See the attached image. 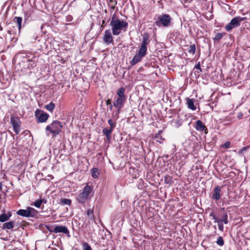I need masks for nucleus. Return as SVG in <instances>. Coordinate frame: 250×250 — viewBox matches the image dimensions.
I'll use <instances>...</instances> for the list:
<instances>
[{
	"label": "nucleus",
	"mask_w": 250,
	"mask_h": 250,
	"mask_svg": "<svg viewBox=\"0 0 250 250\" xmlns=\"http://www.w3.org/2000/svg\"><path fill=\"white\" fill-rule=\"evenodd\" d=\"M125 89L124 87L120 88L117 92V97L113 102V106L117 109L115 113V117L116 119L118 118L120 110L123 106L124 103L126 100V96L125 95Z\"/></svg>",
	"instance_id": "f257e3e1"
},
{
	"label": "nucleus",
	"mask_w": 250,
	"mask_h": 250,
	"mask_svg": "<svg viewBox=\"0 0 250 250\" xmlns=\"http://www.w3.org/2000/svg\"><path fill=\"white\" fill-rule=\"evenodd\" d=\"M110 25L112 27L113 35H118L124 27L126 28L127 27V23L119 19H115L113 17L110 22Z\"/></svg>",
	"instance_id": "f03ea898"
},
{
	"label": "nucleus",
	"mask_w": 250,
	"mask_h": 250,
	"mask_svg": "<svg viewBox=\"0 0 250 250\" xmlns=\"http://www.w3.org/2000/svg\"><path fill=\"white\" fill-rule=\"evenodd\" d=\"M92 188L88 184L84 188L83 190L77 197L78 202L83 204L88 199L89 195L91 193Z\"/></svg>",
	"instance_id": "7ed1b4c3"
},
{
	"label": "nucleus",
	"mask_w": 250,
	"mask_h": 250,
	"mask_svg": "<svg viewBox=\"0 0 250 250\" xmlns=\"http://www.w3.org/2000/svg\"><path fill=\"white\" fill-rule=\"evenodd\" d=\"M62 127V125L59 122L54 121L50 125L46 127V130H49L55 137L61 131Z\"/></svg>",
	"instance_id": "20e7f679"
},
{
	"label": "nucleus",
	"mask_w": 250,
	"mask_h": 250,
	"mask_svg": "<svg viewBox=\"0 0 250 250\" xmlns=\"http://www.w3.org/2000/svg\"><path fill=\"white\" fill-rule=\"evenodd\" d=\"M171 18L168 15L164 14L158 18V20L155 21V24L158 26L161 25L164 26H168L170 24Z\"/></svg>",
	"instance_id": "39448f33"
},
{
	"label": "nucleus",
	"mask_w": 250,
	"mask_h": 250,
	"mask_svg": "<svg viewBox=\"0 0 250 250\" xmlns=\"http://www.w3.org/2000/svg\"><path fill=\"white\" fill-rule=\"evenodd\" d=\"M244 18L240 17H236L231 20L230 22L225 26L227 31H229L233 28L240 25V22L244 20Z\"/></svg>",
	"instance_id": "423d86ee"
},
{
	"label": "nucleus",
	"mask_w": 250,
	"mask_h": 250,
	"mask_svg": "<svg viewBox=\"0 0 250 250\" xmlns=\"http://www.w3.org/2000/svg\"><path fill=\"white\" fill-rule=\"evenodd\" d=\"M36 210L31 207H28L26 209H20L17 212V213L18 215H21L22 216L29 217H34L36 214Z\"/></svg>",
	"instance_id": "0eeeda50"
},
{
	"label": "nucleus",
	"mask_w": 250,
	"mask_h": 250,
	"mask_svg": "<svg viewBox=\"0 0 250 250\" xmlns=\"http://www.w3.org/2000/svg\"><path fill=\"white\" fill-rule=\"evenodd\" d=\"M35 116L37 118V122L43 123L46 121L49 117L48 114L44 113L39 109H37L35 113Z\"/></svg>",
	"instance_id": "6e6552de"
},
{
	"label": "nucleus",
	"mask_w": 250,
	"mask_h": 250,
	"mask_svg": "<svg viewBox=\"0 0 250 250\" xmlns=\"http://www.w3.org/2000/svg\"><path fill=\"white\" fill-rule=\"evenodd\" d=\"M11 123L13 125L14 131L17 134L19 133L20 131V120L18 117L12 116L11 117Z\"/></svg>",
	"instance_id": "1a4fd4ad"
},
{
	"label": "nucleus",
	"mask_w": 250,
	"mask_h": 250,
	"mask_svg": "<svg viewBox=\"0 0 250 250\" xmlns=\"http://www.w3.org/2000/svg\"><path fill=\"white\" fill-rule=\"evenodd\" d=\"M104 42L107 44H109L113 42V37L109 30H105L103 37Z\"/></svg>",
	"instance_id": "9d476101"
},
{
	"label": "nucleus",
	"mask_w": 250,
	"mask_h": 250,
	"mask_svg": "<svg viewBox=\"0 0 250 250\" xmlns=\"http://www.w3.org/2000/svg\"><path fill=\"white\" fill-rule=\"evenodd\" d=\"M52 231L57 233L59 232H63L65 234H68L69 233V230L68 229L65 227L62 226H57L54 228V230H52Z\"/></svg>",
	"instance_id": "9b49d317"
},
{
	"label": "nucleus",
	"mask_w": 250,
	"mask_h": 250,
	"mask_svg": "<svg viewBox=\"0 0 250 250\" xmlns=\"http://www.w3.org/2000/svg\"><path fill=\"white\" fill-rule=\"evenodd\" d=\"M196 128L197 130L203 131L205 130V133H208V130L204 124L200 120H198L196 123Z\"/></svg>",
	"instance_id": "f8f14e48"
},
{
	"label": "nucleus",
	"mask_w": 250,
	"mask_h": 250,
	"mask_svg": "<svg viewBox=\"0 0 250 250\" xmlns=\"http://www.w3.org/2000/svg\"><path fill=\"white\" fill-rule=\"evenodd\" d=\"M221 188L219 186L215 187L214 190V193L212 195V198L214 200H218L220 197V192Z\"/></svg>",
	"instance_id": "ddd939ff"
},
{
	"label": "nucleus",
	"mask_w": 250,
	"mask_h": 250,
	"mask_svg": "<svg viewBox=\"0 0 250 250\" xmlns=\"http://www.w3.org/2000/svg\"><path fill=\"white\" fill-rule=\"evenodd\" d=\"M146 45L142 44L141 47L139 50L138 54L142 56V57H144L146 54Z\"/></svg>",
	"instance_id": "4468645a"
},
{
	"label": "nucleus",
	"mask_w": 250,
	"mask_h": 250,
	"mask_svg": "<svg viewBox=\"0 0 250 250\" xmlns=\"http://www.w3.org/2000/svg\"><path fill=\"white\" fill-rule=\"evenodd\" d=\"M14 222L13 221H10L8 222L5 223L3 224L2 229H12L14 227Z\"/></svg>",
	"instance_id": "2eb2a0df"
},
{
	"label": "nucleus",
	"mask_w": 250,
	"mask_h": 250,
	"mask_svg": "<svg viewBox=\"0 0 250 250\" xmlns=\"http://www.w3.org/2000/svg\"><path fill=\"white\" fill-rule=\"evenodd\" d=\"M113 129H107V128H104L103 130V133L104 135H105L106 137L107 140H110L111 139V133L112 132Z\"/></svg>",
	"instance_id": "dca6fc26"
},
{
	"label": "nucleus",
	"mask_w": 250,
	"mask_h": 250,
	"mask_svg": "<svg viewBox=\"0 0 250 250\" xmlns=\"http://www.w3.org/2000/svg\"><path fill=\"white\" fill-rule=\"evenodd\" d=\"M143 57L139 55L138 54L136 55L133 58L131 61V64L132 65L136 64L137 62H140Z\"/></svg>",
	"instance_id": "f3484780"
},
{
	"label": "nucleus",
	"mask_w": 250,
	"mask_h": 250,
	"mask_svg": "<svg viewBox=\"0 0 250 250\" xmlns=\"http://www.w3.org/2000/svg\"><path fill=\"white\" fill-rule=\"evenodd\" d=\"M187 101L188 107L192 110H195L196 106H194V105L193 100L189 98H187Z\"/></svg>",
	"instance_id": "a211bd4d"
},
{
	"label": "nucleus",
	"mask_w": 250,
	"mask_h": 250,
	"mask_svg": "<svg viewBox=\"0 0 250 250\" xmlns=\"http://www.w3.org/2000/svg\"><path fill=\"white\" fill-rule=\"evenodd\" d=\"M11 216V215L9 214L8 215L5 213H3L0 215V221L1 222H4L7 220H8Z\"/></svg>",
	"instance_id": "6ab92c4d"
},
{
	"label": "nucleus",
	"mask_w": 250,
	"mask_h": 250,
	"mask_svg": "<svg viewBox=\"0 0 250 250\" xmlns=\"http://www.w3.org/2000/svg\"><path fill=\"white\" fill-rule=\"evenodd\" d=\"M22 18L19 17H16L14 19V21L16 22L18 25V28L20 30L21 28V24L22 21Z\"/></svg>",
	"instance_id": "aec40b11"
},
{
	"label": "nucleus",
	"mask_w": 250,
	"mask_h": 250,
	"mask_svg": "<svg viewBox=\"0 0 250 250\" xmlns=\"http://www.w3.org/2000/svg\"><path fill=\"white\" fill-rule=\"evenodd\" d=\"M87 215L88 216L89 220H94V215L93 214V208L92 209H88L86 212Z\"/></svg>",
	"instance_id": "412c9836"
},
{
	"label": "nucleus",
	"mask_w": 250,
	"mask_h": 250,
	"mask_svg": "<svg viewBox=\"0 0 250 250\" xmlns=\"http://www.w3.org/2000/svg\"><path fill=\"white\" fill-rule=\"evenodd\" d=\"M149 36L147 34H145L143 37V40L142 42V44L147 45L149 42L148 41Z\"/></svg>",
	"instance_id": "4be33fe9"
},
{
	"label": "nucleus",
	"mask_w": 250,
	"mask_h": 250,
	"mask_svg": "<svg viewBox=\"0 0 250 250\" xmlns=\"http://www.w3.org/2000/svg\"><path fill=\"white\" fill-rule=\"evenodd\" d=\"M99 174V173L97 168H94L92 169V176L93 178H98Z\"/></svg>",
	"instance_id": "5701e85b"
},
{
	"label": "nucleus",
	"mask_w": 250,
	"mask_h": 250,
	"mask_svg": "<svg viewBox=\"0 0 250 250\" xmlns=\"http://www.w3.org/2000/svg\"><path fill=\"white\" fill-rule=\"evenodd\" d=\"M45 107L48 110L52 111L55 107V104L53 103H51L49 104L45 105Z\"/></svg>",
	"instance_id": "b1692460"
},
{
	"label": "nucleus",
	"mask_w": 250,
	"mask_h": 250,
	"mask_svg": "<svg viewBox=\"0 0 250 250\" xmlns=\"http://www.w3.org/2000/svg\"><path fill=\"white\" fill-rule=\"evenodd\" d=\"M83 250H92L91 247L86 242H84L83 244Z\"/></svg>",
	"instance_id": "393cba45"
},
{
	"label": "nucleus",
	"mask_w": 250,
	"mask_h": 250,
	"mask_svg": "<svg viewBox=\"0 0 250 250\" xmlns=\"http://www.w3.org/2000/svg\"><path fill=\"white\" fill-rule=\"evenodd\" d=\"M61 203L64 205H70L71 204V201L69 199H62L61 200Z\"/></svg>",
	"instance_id": "a878e982"
},
{
	"label": "nucleus",
	"mask_w": 250,
	"mask_h": 250,
	"mask_svg": "<svg viewBox=\"0 0 250 250\" xmlns=\"http://www.w3.org/2000/svg\"><path fill=\"white\" fill-rule=\"evenodd\" d=\"M108 123L109 125L110 126V128L113 129L115 127L116 125L115 122H114L111 119H109L108 121Z\"/></svg>",
	"instance_id": "bb28decb"
},
{
	"label": "nucleus",
	"mask_w": 250,
	"mask_h": 250,
	"mask_svg": "<svg viewBox=\"0 0 250 250\" xmlns=\"http://www.w3.org/2000/svg\"><path fill=\"white\" fill-rule=\"evenodd\" d=\"M219 221H220L221 223L224 222L226 224H227L228 223V220H227V214H224L222 216V218Z\"/></svg>",
	"instance_id": "cd10ccee"
},
{
	"label": "nucleus",
	"mask_w": 250,
	"mask_h": 250,
	"mask_svg": "<svg viewBox=\"0 0 250 250\" xmlns=\"http://www.w3.org/2000/svg\"><path fill=\"white\" fill-rule=\"evenodd\" d=\"M217 244L220 246H222L224 245V240L222 237H219L218 238Z\"/></svg>",
	"instance_id": "c85d7f7f"
},
{
	"label": "nucleus",
	"mask_w": 250,
	"mask_h": 250,
	"mask_svg": "<svg viewBox=\"0 0 250 250\" xmlns=\"http://www.w3.org/2000/svg\"><path fill=\"white\" fill-rule=\"evenodd\" d=\"M195 49L196 48L195 45H192L190 46L189 52L192 53V54H194L195 52Z\"/></svg>",
	"instance_id": "c756f323"
},
{
	"label": "nucleus",
	"mask_w": 250,
	"mask_h": 250,
	"mask_svg": "<svg viewBox=\"0 0 250 250\" xmlns=\"http://www.w3.org/2000/svg\"><path fill=\"white\" fill-rule=\"evenodd\" d=\"M42 203V200H38L34 202V205L35 207H36L37 208H40Z\"/></svg>",
	"instance_id": "7c9ffc66"
},
{
	"label": "nucleus",
	"mask_w": 250,
	"mask_h": 250,
	"mask_svg": "<svg viewBox=\"0 0 250 250\" xmlns=\"http://www.w3.org/2000/svg\"><path fill=\"white\" fill-rule=\"evenodd\" d=\"M214 218L215 219V222H217L218 223V228H219V229L220 230L223 231V229H224V227H223V225L222 224V223H221L220 221H217L216 218H215V217Z\"/></svg>",
	"instance_id": "2f4dec72"
},
{
	"label": "nucleus",
	"mask_w": 250,
	"mask_h": 250,
	"mask_svg": "<svg viewBox=\"0 0 250 250\" xmlns=\"http://www.w3.org/2000/svg\"><path fill=\"white\" fill-rule=\"evenodd\" d=\"M222 38V34L221 33H217L215 37L214 38V40L215 41H219Z\"/></svg>",
	"instance_id": "473e14b6"
},
{
	"label": "nucleus",
	"mask_w": 250,
	"mask_h": 250,
	"mask_svg": "<svg viewBox=\"0 0 250 250\" xmlns=\"http://www.w3.org/2000/svg\"><path fill=\"white\" fill-rule=\"evenodd\" d=\"M165 181L166 184H171V178L169 177H165Z\"/></svg>",
	"instance_id": "72a5a7b5"
},
{
	"label": "nucleus",
	"mask_w": 250,
	"mask_h": 250,
	"mask_svg": "<svg viewBox=\"0 0 250 250\" xmlns=\"http://www.w3.org/2000/svg\"><path fill=\"white\" fill-rule=\"evenodd\" d=\"M230 145V144L229 142H226L222 146L223 147L227 148H229V147Z\"/></svg>",
	"instance_id": "f704fd0d"
},
{
	"label": "nucleus",
	"mask_w": 250,
	"mask_h": 250,
	"mask_svg": "<svg viewBox=\"0 0 250 250\" xmlns=\"http://www.w3.org/2000/svg\"><path fill=\"white\" fill-rule=\"evenodd\" d=\"M248 148L249 146L243 147L241 150L239 151L238 153L241 154L243 151H246Z\"/></svg>",
	"instance_id": "c9c22d12"
},
{
	"label": "nucleus",
	"mask_w": 250,
	"mask_h": 250,
	"mask_svg": "<svg viewBox=\"0 0 250 250\" xmlns=\"http://www.w3.org/2000/svg\"><path fill=\"white\" fill-rule=\"evenodd\" d=\"M106 104L107 105H110L111 104V100L108 99L106 101Z\"/></svg>",
	"instance_id": "e433bc0d"
},
{
	"label": "nucleus",
	"mask_w": 250,
	"mask_h": 250,
	"mask_svg": "<svg viewBox=\"0 0 250 250\" xmlns=\"http://www.w3.org/2000/svg\"><path fill=\"white\" fill-rule=\"evenodd\" d=\"M196 67L198 69H201L200 68V65L199 63L197 64L196 66Z\"/></svg>",
	"instance_id": "4c0bfd02"
},
{
	"label": "nucleus",
	"mask_w": 250,
	"mask_h": 250,
	"mask_svg": "<svg viewBox=\"0 0 250 250\" xmlns=\"http://www.w3.org/2000/svg\"><path fill=\"white\" fill-rule=\"evenodd\" d=\"M112 107H113V106L112 105V104H111L110 105H109V108H110V110H111L112 109Z\"/></svg>",
	"instance_id": "58836bf2"
},
{
	"label": "nucleus",
	"mask_w": 250,
	"mask_h": 250,
	"mask_svg": "<svg viewBox=\"0 0 250 250\" xmlns=\"http://www.w3.org/2000/svg\"><path fill=\"white\" fill-rule=\"evenodd\" d=\"M110 1L112 2L113 1V0H110Z\"/></svg>",
	"instance_id": "ea45409f"
},
{
	"label": "nucleus",
	"mask_w": 250,
	"mask_h": 250,
	"mask_svg": "<svg viewBox=\"0 0 250 250\" xmlns=\"http://www.w3.org/2000/svg\"><path fill=\"white\" fill-rule=\"evenodd\" d=\"M103 23H104V21H103Z\"/></svg>",
	"instance_id": "a19ab883"
}]
</instances>
